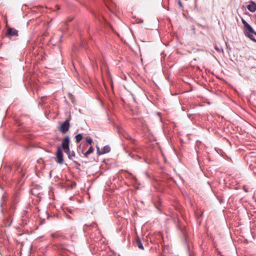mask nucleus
<instances>
[{
    "instance_id": "f257e3e1",
    "label": "nucleus",
    "mask_w": 256,
    "mask_h": 256,
    "mask_svg": "<svg viewBox=\"0 0 256 256\" xmlns=\"http://www.w3.org/2000/svg\"><path fill=\"white\" fill-rule=\"evenodd\" d=\"M241 20L244 24L243 32L246 36L256 42V39L254 37V36H256V32L244 19L241 18Z\"/></svg>"
},
{
    "instance_id": "f03ea898",
    "label": "nucleus",
    "mask_w": 256,
    "mask_h": 256,
    "mask_svg": "<svg viewBox=\"0 0 256 256\" xmlns=\"http://www.w3.org/2000/svg\"><path fill=\"white\" fill-rule=\"evenodd\" d=\"M70 119H67L60 124L59 130L61 132L66 134L68 131L70 127Z\"/></svg>"
},
{
    "instance_id": "7ed1b4c3",
    "label": "nucleus",
    "mask_w": 256,
    "mask_h": 256,
    "mask_svg": "<svg viewBox=\"0 0 256 256\" xmlns=\"http://www.w3.org/2000/svg\"><path fill=\"white\" fill-rule=\"evenodd\" d=\"M56 161L59 164H62L64 162V154L60 146L57 148L56 152Z\"/></svg>"
},
{
    "instance_id": "20e7f679",
    "label": "nucleus",
    "mask_w": 256,
    "mask_h": 256,
    "mask_svg": "<svg viewBox=\"0 0 256 256\" xmlns=\"http://www.w3.org/2000/svg\"><path fill=\"white\" fill-rule=\"evenodd\" d=\"M70 138L67 136L63 138L60 147L62 149L64 150V152H69L70 149Z\"/></svg>"
},
{
    "instance_id": "39448f33",
    "label": "nucleus",
    "mask_w": 256,
    "mask_h": 256,
    "mask_svg": "<svg viewBox=\"0 0 256 256\" xmlns=\"http://www.w3.org/2000/svg\"><path fill=\"white\" fill-rule=\"evenodd\" d=\"M18 36V31L14 28L8 27L7 32L6 36L8 38H11L12 37H16Z\"/></svg>"
},
{
    "instance_id": "423d86ee",
    "label": "nucleus",
    "mask_w": 256,
    "mask_h": 256,
    "mask_svg": "<svg viewBox=\"0 0 256 256\" xmlns=\"http://www.w3.org/2000/svg\"><path fill=\"white\" fill-rule=\"evenodd\" d=\"M68 246L65 244H60L58 247V249L62 256H66L68 255L66 252L69 251Z\"/></svg>"
},
{
    "instance_id": "0eeeda50",
    "label": "nucleus",
    "mask_w": 256,
    "mask_h": 256,
    "mask_svg": "<svg viewBox=\"0 0 256 256\" xmlns=\"http://www.w3.org/2000/svg\"><path fill=\"white\" fill-rule=\"evenodd\" d=\"M247 8L250 12H254L256 10V3L252 0H250L247 6Z\"/></svg>"
},
{
    "instance_id": "6e6552de",
    "label": "nucleus",
    "mask_w": 256,
    "mask_h": 256,
    "mask_svg": "<svg viewBox=\"0 0 256 256\" xmlns=\"http://www.w3.org/2000/svg\"><path fill=\"white\" fill-rule=\"evenodd\" d=\"M243 190L246 193L252 194L253 188L250 185H244L243 186Z\"/></svg>"
},
{
    "instance_id": "1a4fd4ad",
    "label": "nucleus",
    "mask_w": 256,
    "mask_h": 256,
    "mask_svg": "<svg viewBox=\"0 0 256 256\" xmlns=\"http://www.w3.org/2000/svg\"><path fill=\"white\" fill-rule=\"evenodd\" d=\"M136 245H137L138 247L140 249L142 250H144V247L143 244L141 242V240L139 237L136 238Z\"/></svg>"
},
{
    "instance_id": "9d476101",
    "label": "nucleus",
    "mask_w": 256,
    "mask_h": 256,
    "mask_svg": "<svg viewBox=\"0 0 256 256\" xmlns=\"http://www.w3.org/2000/svg\"><path fill=\"white\" fill-rule=\"evenodd\" d=\"M110 148L108 146H104L102 150H101V152H100V154H104L106 153H108L110 152Z\"/></svg>"
},
{
    "instance_id": "9b49d317",
    "label": "nucleus",
    "mask_w": 256,
    "mask_h": 256,
    "mask_svg": "<svg viewBox=\"0 0 256 256\" xmlns=\"http://www.w3.org/2000/svg\"><path fill=\"white\" fill-rule=\"evenodd\" d=\"M51 237L54 239L60 240L62 237L60 233L56 232L51 234Z\"/></svg>"
},
{
    "instance_id": "f8f14e48",
    "label": "nucleus",
    "mask_w": 256,
    "mask_h": 256,
    "mask_svg": "<svg viewBox=\"0 0 256 256\" xmlns=\"http://www.w3.org/2000/svg\"><path fill=\"white\" fill-rule=\"evenodd\" d=\"M94 149L92 146H90L88 150L84 154V156L86 157H88L89 154H91L94 152Z\"/></svg>"
},
{
    "instance_id": "ddd939ff",
    "label": "nucleus",
    "mask_w": 256,
    "mask_h": 256,
    "mask_svg": "<svg viewBox=\"0 0 256 256\" xmlns=\"http://www.w3.org/2000/svg\"><path fill=\"white\" fill-rule=\"evenodd\" d=\"M82 138H83V136L82 134H79L76 135L75 136L76 142V143H78L82 140Z\"/></svg>"
},
{
    "instance_id": "4468645a",
    "label": "nucleus",
    "mask_w": 256,
    "mask_h": 256,
    "mask_svg": "<svg viewBox=\"0 0 256 256\" xmlns=\"http://www.w3.org/2000/svg\"><path fill=\"white\" fill-rule=\"evenodd\" d=\"M68 156V158H70V159H71L72 157H74L75 156V153L74 152H70V150L69 152H65Z\"/></svg>"
},
{
    "instance_id": "2eb2a0df",
    "label": "nucleus",
    "mask_w": 256,
    "mask_h": 256,
    "mask_svg": "<svg viewBox=\"0 0 256 256\" xmlns=\"http://www.w3.org/2000/svg\"><path fill=\"white\" fill-rule=\"evenodd\" d=\"M215 49L218 52H224L223 48L220 46L216 45Z\"/></svg>"
},
{
    "instance_id": "dca6fc26",
    "label": "nucleus",
    "mask_w": 256,
    "mask_h": 256,
    "mask_svg": "<svg viewBox=\"0 0 256 256\" xmlns=\"http://www.w3.org/2000/svg\"><path fill=\"white\" fill-rule=\"evenodd\" d=\"M84 226H88V227H90V228H94V227H96V228L97 227V224L96 222H92V224H90V225H88V224H85L84 225Z\"/></svg>"
},
{
    "instance_id": "f3484780",
    "label": "nucleus",
    "mask_w": 256,
    "mask_h": 256,
    "mask_svg": "<svg viewBox=\"0 0 256 256\" xmlns=\"http://www.w3.org/2000/svg\"><path fill=\"white\" fill-rule=\"evenodd\" d=\"M86 141L90 144H91L92 142V140L90 136L86 138Z\"/></svg>"
},
{
    "instance_id": "a211bd4d",
    "label": "nucleus",
    "mask_w": 256,
    "mask_h": 256,
    "mask_svg": "<svg viewBox=\"0 0 256 256\" xmlns=\"http://www.w3.org/2000/svg\"><path fill=\"white\" fill-rule=\"evenodd\" d=\"M6 196H2V203H1V206H2V205H3L4 203L6 202Z\"/></svg>"
},
{
    "instance_id": "6ab92c4d",
    "label": "nucleus",
    "mask_w": 256,
    "mask_h": 256,
    "mask_svg": "<svg viewBox=\"0 0 256 256\" xmlns=\"http://www.w3.org/2000/svg\"><path fill=\"white\" fill-rule=\"evenodd\" d=\"M97 153L98 154L100 155V152H101V151L100 150V148L98 146H96Z\"/></svg>"
},
{
    "instance_id": "aec40b11",
    "label": "nucleus",
    "mask_w": 256,
    "mask_h": 256,
    "mask_svg": "<svg viewBox=\"0 0 256 256\" xmlns=\"http://www.w3.org/2000/svg\"><path fill=\"white\" fill-rule=\"evenodd\" d=\"M97 153L98 154L100 155V152H101V151L100 150V148L98 146H96Z\"/></svg>"
},
{
    "instance_id": "412c9836",
    "label": "nucleus",
    "mask_w": 256,
    "mask_h": 256,
    "mask_svg": "<svg viewBox=\"0 0 256 256\" xmlns=\"http://www.w3.org/2000/svg\"><path fill=\"white\" fill-rule=\"evenodd\" d=\"M178 4L180 7H182V2L180 0H178Z\"/></svg>"
},
{
    "instance_id": "4be33fe9",
    "label": "nucleus",
    "mask_w": 256,
    "mask_h": 256,
    "mask_svg": "<svg viewBox=\"0 0 256 256\" xmlns=\"http://www.w3.org/2000/svg\"><path fill=\"white\" fill-rule=\"evenodd\" d=\"M126 138H128V139H130V140H132V141H134V140H133V139L130 137V136H126Z\"/></svg>"
},
{
    "instance_id": "5701e85b",
    "label": "nucleus",
    "mask_w": 256,
    "mask_h": 256,
    "mask_svg": "<svg viewBox=\"0 0 256 256\" xmlns=\"http://www.w3.org/2000/svg\"><path fill=\"white\" fill-rule=\"evenodd\" d=\"M70 238L72 240H74V235L70 236Z\"/></svg>"
},
{
    "instance_id": "b1692460",
    "label": "nucleus",
    "mask_w": 256,
    "mask_h": 256,
    "mask_svg": "<svg viewBox=\"0 0 256 256\" xmlns=\"http://www.w3.org/2000/svg\"><path fill=\"white\" fill-rule=\"evenodd\" d=\"M197 50H198H198L203 51V50H200V49H197Z\"/></svg>"
},
{
    "instance_id": "393cba45",
    "label": "nucleus",
    "mask_w": 256,
    "mask_h": 256,
    "mask_svg": "<svg viewBox=\"0 0 256 256\" xmlns=\"http://www.w3.org/2000/svg\"><path fill=\"white\" fill-rule=\"evenodd\" d=\"M68 218H71L70 216H67Z\"/></svg>"
},
{
    "instance_id": "a878e982",
    "label": "nucleus",
    "mask_w": 256,
    "mask_h": 256,
    "mask_svg": "<svg viewBox=\"0 0 256 256\" xmlns=\"http://www.w3.org/2000/svg\"><path fill=\"white\" fill-rule=\"evenodd\" d=\"M58 10H60L59 6H58Z\"/></svg>"
}]
</instances>
